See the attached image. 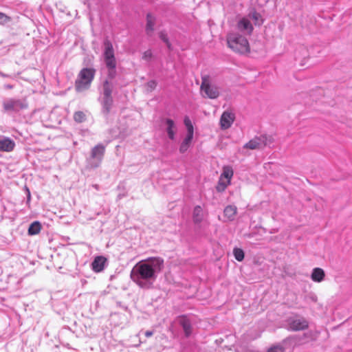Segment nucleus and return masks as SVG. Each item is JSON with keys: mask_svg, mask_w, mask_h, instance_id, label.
Segmentation results:
<instances>
[{"mask_svg": "<svg viewBox=\"0 0 352 352\" xmlns=\"http://www.w3.org/2000/svg\"><path fill=\"white\" fill-rule=\"evenodd\" d=\"M108 69H109V74H108L109 78H114V76L116 75V68H108Z\"/></svg>", "mask_w": 352, "mask_h": 352, "instance_id": "obj_33", "label": "nucleus"}, {"mask_svg": "<svg viewBox=\"0 0 352 352\" xmlns=\"http://www.w3.org/2000/svg\"><path fill=\"white\" fill-rule=\"evenodd\" d=\"M95 188H98V185H95Z\"/></svg>", "mask_w": 352, "mask_h": 352, "instance_id": "obj_38", "label": "nucleus"}, {"mask_svg": "<svg viewBox=\"0 0 352 352\" xmlns=\"http://www.w3.org/2000/svg\"><path fill=\"white\" fill-rule=\"evenodd\" d=\"M11 21V17L0 12V25H5Z\"/></svg>", "mask_w": 352, "mask_h": 352, "instance_id": "obj_28", "label": "nucleus"}, {"mask_svg": "<svg viewBox=\"0 0 352 352\" xmlns=\"http://www.w3.org/2000/svg\"><path fill=\"white\" fill-rule=\"evenodd\" d=\"M29 104L25 98H7L2 102L3 111L8 113H19L28 109Z\"/></svg>", "mask_w": 352, "mask_h": 352, "instance_id": "obj_2", "label": "nucleus"}, {"mask_svg": "<svg viewBox=\"0 0 352 352\" xmlns=\"http://www.w3.org/2000/svg\"><path fill=\"white\" fill-rule=\"evenodd\" d=\"M153 331H146L145 332V336L147 338L151 337V336H153Z\"/></svg>", "mask_w": 352, "mask_h": 352, "instance_id": "obj_34", "label": "nucleus"}, {"mask_svg": "<svg viewBox=\"0 0 352 352\" xmlns=\"http://www.w3.org/2000/svg\"><path fill=\"white\" fill-rule=\"evenodd\" d=\"M237 212V208L235 206L228 205L223 211L224 216L228 221H233Z\"/></svg>", "mask_w": 352, "mask_h": 352, "instance_id": "obj_20", "label": "nucleus"}, {"mask_svg": "<svg viewBox=\"0 0 352 352\" xmlns=\"http://www.w3.org/2000/svg\"><path fill=\"white\" fill-rule=\"evenodd\" d=\"M27 192H28L27 199H28V201H29L30 200L31 195H30V192L28 188H27Z\"/></svg>", "mask_w": 352, "mask_h": 352, "instance_id": "obj_35", "label": "nucleus"}, {"mask_svg": "<svg viewBox=\"0 0 352 352\" xmlns=\"http://www.w3.org/2000/svg\"><path fill=\"white\" fill-rule=\"evenodd\" d=\"M325 276L324 271L320 267H315L313 269L311 274V278L313 281L316 283H320L322 282Z\"/></svg>", "mask_w": 352, "mask_h": 352, "instance_id": "obj_17", "label": "nucleus"}, {"mask_svg": "<svg viewBox=\"0 0 352 352\" xmlns=\"http://www.w3.org/2000/svg\"><path fill=\"white\" fill-rule=\"evenodd\" d=\"M146 85L150 89V91H152L156 87L157 82L155 80H150L147 82Z\"/></svg>", "mask_w": 352, "mask_h": 352, "instance_id": "obj_32", "label": "nucleus"}, {"mask_svg": "<svg viewBox=\"0 0 352 352\" xmlns=\"http://www.w3.org/2000/svg\"><path fill=\"white\" fill-rule=\"evenodd\" d=\"M104 58L106 66L107 68H116V60L114 56V51L112 43L109 40H105L104 42Z\"/></svg>", "mask_w": 352, "mask_h": 352, "instance_id": "obj_7", "label": "nucleus"}, {"mask_svg": "<svg viewBox=\"0 0 352 352\" xmlns=\"http://www.w3.org/2000/svg\"><path fill=\"white\" fill-rule=\"evenodd\" d=\"M16 144L13 140L4 135H0V151L11 152Z\"/></svg>", "mask_w": 352, "mask_h": 352, "instance_id": "obj_13", "label": "nucleus"}, {"mask_svg": "<svg viewBox=\"0 0 352 352\" xmlns=\"http://www.w3.org/2000/svg\"><path fill=\"white\" fill-rule=\"evenodd\" d=\"M159 36L160 39L167 45L168 47L170 48V44L168 41V38L166 34L164 32H160L159 34Z\"/></svg>", "mask_w": 352, "mask_h": 352, "instance_id": "obj_29", "label": "nucleus"}, {"mask_svg": "<svg viewBox=\"0 0 352 352\" xmlns=\"http://www.w3.org/2000/svg\"><path fill=\"white\" fill-rule=\"evenodd\" d=\"M152 58V52L150 50L144 52L142 58L146 61H149Z\"/></svg>", "mask_w": 352, "mask_h": 352, "instance_id": "obj_31", "label": "nucleus"}, {"mask_svg": "<svg viewBox=\"0 0 352 352\" xmlns=\"http://www.w3.org/2000/svg\"><path fill=\"white\" fill-rule=\"evenodd\" d=\"M233 176V170L230 166H224L223 168V173L221 175L220 179L219 182V186H217V190H224L228 184L230 183V179Z\"/></svg>", "mask_w": 352, "mask_h": 352, "instance_id": "obj_9", "label": "nucleus"}, {"mask_svg": "<svg viewBox=\"0 0 352 352\" xmlns=\"http://www.w3.org/2000/svg\"><path fill=\"white\" fill-rule=\"evenodd\" d=\"M164 267L161 257H149L138 262L130 274L131 280L140 288L149 289L153 287L159 274Z\"/></svg>", "mask_w": 352, "mask_h": 352, "instance_id": "obj_1", "label": "nucleus"}, {"mask_svg": "<svg viewBox=\"0 0 352 352\" xmlns=\"http://www.w3.org/2000/svg\"><path fill=\"white\" fill-rule=\"evenodd\" d=\"M41 229V224L39 221H34L32 223L28 228V234L29 235H36L38 234Z\"/></svg>", "mask_w": 352, "mask_h": 352, "instance_id": "obj_23", "label": "nucleus"}, {"mask_svg": "<svg viewBox=\"0 0 352 352\" xmlns=\"http://www.w3.org/2000/svg\"><path fill=\"white\" fill-rule=\"evenodd\" d=\"M112 91L113 85L108 80H105L103 83L102 97L100 100L102 112L105 116L109 113L113 106Z\"/></svg>", "mask_w": 352, "mask_h": 352, "instance_id": "obj_6", "label": "nucleus"}, {"mask_svg": "<svg viewBox=\"0 0 352 352\" xmlns=\"http://www.w3.org/2000/svg\"><path fill=\"white\" fill-rule=\"evenodd\" d=\"M289 329L294 331H302L308 328L306 319L302 317L292 318L288 320Z\"/></svg>", "mask_w": 352, "mask_h": 352, "instance_id": "obj_11", "label": "nucleus"}, {"mask_svg": "<svg viewBox=\"0 0 352 352\" xmlns=\"http://www.w3.org/2000/svg\"><path fill=\"white\" fill-rule=\"evenodd\" d=\"M204 219L203 209L200 206H196L193 209L192 219L195 223H200Z\"/></svg>", "mask_w": 352, "mask_h": 352, "instance_id": "obj_21", "label": "nucleus"}, {"mask_svg": "<svg viewBox=\"0 0 352 352\" xmlns=\"http://www.w3.org/2000/svg\"><path fill=\"white\" fill-rule=\"evenodd\" d=\"M237 26L239 30L246 32L248 34H251L253 30V27L250 21L246 18L241 19L239 21Z\"/></svg>", "mask_w": 352, "mask_h": 352, "instance_id": "obj_18", "label": "nucleus"}, {"mask_svg": "<svg viewBox=\"0 0 352 352\" xmlns=\"http://www.w3.org/2000/svg\"><path fill=\"white\" fill-rule=\"evenodd\" d=\"M233 254L235 259L238 261H242L244 259L245 253L241 248H234L233 250Z\"/></svg>", "mask_w": 352, "mask_h": 352, "instance_id": "obj_24", "label": "nucleus"}, {"mask_svg": "<svg viewBox=\"0 0 352 352\" xmlns=\"http://www.w3.org/2000/svg\"><path fill=\"white\" fill-rule=\"evenodd\" d=\"M249 17L254 21L255 25H260L262 23L261 14L256 11L251 12L249 14Z\"/></svg>", "mask_w": 352, "mask_h": 352, "instance_id": "obj_25", "label": "nucleus"}, {"mask_svg": "<svg viewBox=\"0 0 352 352\" xmlns=\"http://www.w3.org/2000/svg\"><path fill=\"white\" fill-rule=\"evenodd\" d=\"M234 118L235 117L234 113L228 111H224L220 119L221 129H227L230 128L233 123Z\"/></svg>", "mask_w": 352, "mask_h": 352, "instance_id": "obj_14", "label": "nucleus"}, {"mask_svg": "<svg viewBox=\"0 0 352 352\" xmlns=\"http://www.w3.org/2000/svg\"><path fill=\"white\" fill-rule=\"evenodd\" d=\"M5 88L8 89H11L13 88V86L11 85H5Z\"/></svg>", "mask_w": 352, "mask_h": 352, "instance_id": "obj_36", "label": "nucleus"}, {"mask_svg": "<svg viewBox=\"0 0 352 352\" xmlns=\"http://www.w3.org/2000/svg\"><path fill=\"white\" fill-rule=\"evenodd\" d=\"M0 76L5 78V77H8V75L5 74L3 72H0Z\"/></svg>", "mask_w": 352, "mask_h": 352, "instance_id": "obj_37", "label": "nucleus"}, {"mask_svg": "<svg viewBox=\"0 0 352 352\" xmlns=\"http://www.w3.org/2000/svg\"><path fill=\"white\" fill-rule=\"evenodd\" d=\"M227 43L233 51L245 54L250 52V45L248 39L237 33H230L227 36Z\"/></svg>", "mask_w": 352, "mask_h": 352, "instance_id": "obj_3", "label": "nucleus"}, {"mask_svg": "<svg viewBox=\"0 0 352 352\" xmlns=\"http://www.w3.org/2000/svg\"><path fill=\"white\" fill-rule=\"evenodd\" d=\"M105 153V146L98 144L91 150L90 156L87 158V167L91 169L98 168L104 158Z\"/></svg>", "mask_w": 352, "mask_h": 352, "instance_id": "obj_5", "label": "nucleus"}, {"mask_svg": "<svg viewBox=\"0 0 352 352\" xmlns=\"http://www.w3.org/2000/svg\"><path fill=\"white\" fill-rule=\"evenodd\" d=\"M96 70L93 68H83L78 74L75 82V89L77 92H82L90 87L94 78Z\"/></svg>", "mask_w": 352, "mask_h": 352, "instance_id": "obj_4", "label": "nucleus"}, {"mask_svg": "<svg viewBox=\"0 0 352 352\" xmlns=\"http://www.w3.org/2000/svg\"><path fill=\"white\" fill-rule=\"evenodd\" d=\"M155 23V18L151 14L148 13L146 15V32L147 35L151 36L154 30Z\"/></svg>", "mask_w": 352, "mask_h": 352, "instance_id": "obj_19", "label": "nucleus"}, {"mask_svg": "<svg viewBox=\"0 0 352 352\" xmlns=\"http://www.w3.org/2000/svg\"><path fill=\"white\" fill-rule=\"evenodd\" d=\"M269 144L268 138L267 135H262L260 136H256L253 139L250 140L243 146V148L251 150L260 149Z\"/></svg>", "mask_w": 352, "mask_h": 352, "instance_id": "obj_8", "label": "nucleus"}, {"mask_svg": "<svg viewBox=\"0 0 352 352\" xmlns=\"http://www.w3.org/2000/svg\"><path fill=\"white\" fill-rule=\"evenodd\" d=\"M267 352H285V349L283 346L278 344L271 347Z\"/></svg>", "mask_w": 352, "mask_h": 352, "instance_id": "obj_30", "label": "nucleus"}, {"mask_svg": "<svg viewBox=\"0 0 352 352\" xmlns=\"http://www.w3.org/2000/svg\"><path fill=\"white\" fill-rule=\"evenodd\" d=\"M177 322L182 326L185 336L186 338L189 337L192 332V322L189 317L185 315L180 316L177 318Z\"/></svg>", "mask_w": 352, "mask_h": 352, "instance_id": "obj_12", "label": "nucleus"}, {"mask_svg": "<svg viewBox=\"0 0 352 352\" xmlns=\"http://www.w3.org/2000/svg\"><path fill=\"white\" fill-rule=\"evenodd\" d=\"M192 138L193 135H191L190 134L186 135V138L182 141L179 146V152L181 153H184L185 152L187 151L192 142Z\"/></svg>", "mask_w": 352, "mask_h": 352, "instance_id": "obj_22", "label": "nucleus"}, {"mask_svg": "<svg viewBox=\"0 0 352 352\" xmlns=\"http://www.w3.org/2000/svg\"><path fill=\"white\" fill-rule=\"evenodd\" d=\"M184 124L186 125L187 128V134H190L191 135H193L194 134V129L193 126L192 124L191 121L188 117H186L184 118Z\"/></svg>", "mask_w": 352, "mask_h": 352, "instance_id": "obj_26", "label": "nucleus"}, {"mask_svg": "<svg viewBox=\"0 0 352 352\" xmlns=\"http://www.w3.org/2000/svg\"><path fill=\"white\" fill-rule=\"evenodd\" d=\"M165 124L166 125V131L168 138L171 140H174L177 131V126L175 122L170 118H166L165 120Z\"/></svg>", "mask_w": 352, "mask_h": 352, "instance_id": "obj_15", "label": "nucleus"}, {"mask_svg": "<svg viewBox=\"0 0 352 352\" xmlns=\"http://www.w3.org/2000/svg\"><path fill=\"white\" fill-rule=\"evenodd\" d=\"M74 119L77 122H82L85 120V114L82 111H76L74 115Z\"/></svg>", "mask_w": 352, "mask_h": 352, "instance_id": "obj_27", "label": "nucleus"}, {"mask_svg": "<svg viewBox=\"0 0 352 352\" xmlns=\"http://www.w3.org/2000/svg\"><path fill=\"white\" fill-rule=\"evenodd\" d=\"M106 261V258L102 256L96 257L91 263L93 270L96 272L102 271L104 268Z\"/></svg>", "mask_w": 352, "mask_h": 352, "instance_id": "obj_16", "label": "nucleus"}, {"mask_svg": "<svg viewBox=\"0 0 352 352\" xmlns=\"http://www.w3.org/2000/svg\"><path fill=\"white\" fill-rule=\"evenodd\" d=\"M202 80L201 91L209 98L215 99L218 98L219 96L218 88L214 85H210L206 78H203Z\"/></svg>", "mask_w": 352, "mask_h": 352, "instance_id": "obj_10", "label": "nucleus"}]
</instances>
